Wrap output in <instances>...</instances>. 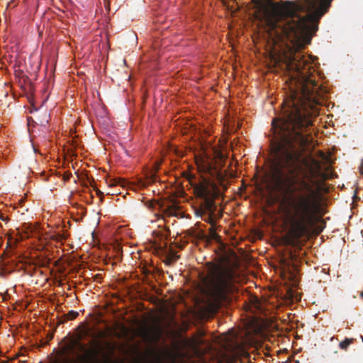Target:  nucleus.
Returning <instances> with one entry per match:
<instances>
[{
    "mask_svg": "<svg viewBox=\"0 0 363 363\" xmlns=\"http://www.w3.org/2000/svg\"><path fill=\"white\" fill-rule=\"evenodd\" d=\"M295 277H296L295 273H294V274H292L291 275V277L292 279H295Z\"/></svg>",
    "mask_w": 363,
    "mask_h": 363,
    "instance_id": "obj_12",
    "label": "nucleus"
},
{
    "mask_svg": "<svg viewBox=\"0 0 363 363\" xmlns=\"http://www.w3.org/2000/svg\"><path fill=\"white\" fill-rule=\"evenodd\" d=\"M205 344V340L201 337H194L186 341V345L190 347L196 353L200 352V346Z\"/></svg>",
    "mask_w": 363,
    "mask_h": 363,
    "instance_id": "obj_5",
    "label": "nucleus"
},
{
    "mask_svg": "<svg viewBox=\"0 0 363 363\" xmlns=\"http://www.w3.org/2000/svg\"><path fill=\"white\" fill-rule=\"evenodd\" d=\"M202 291L211 296L216 305L225 298L228 290V280L225 274L218 268H213L208 275L203 279Z\"/></svg>",
    "mask_w": 363,
    "mask_h": 363,
    "instance_id": "obj_4",
    "label": "nucleus"
},
{
    "mask_svg": "<svg viewBox=\"0 0 363 363\" xmlns=\"http://www.w3.org/2000/svg\"><path fill=\"white\" fill-rule=\"evenodd\" d=\"M107 194H113V192H111V191H108Z\"/></svg>",
    "mask_w": 363,
    "mask_h": 363,
    "instance_id": "obj_16",
    "label": "nucleus"
},
{
    "mask_svg": "<svg viewBox=\"0 0 363 363\" xmlns=\"http://www.w3.org/2000/svg\"><path fill=\"white\" fill-rule=\"evenodd\" d=\"M57 240H62V239H65V235H58V238H57Z\"/></svg>",
    "mask_w": 363,
    "mask_h": 363,
    "instance_id": "obj_11",
    "label": "nucleus"
},
{
    "mask_svg": "<svg viewBox=\"0 0 363 363\" xmlns=\"http://www.w3.org/2000/svg\"><path fill=\"white\" fill-rule=\"evenodd\" d=\"M160 164H157L155 167L154 172H151L150 174L147 177V181H143L140 179L138 181V185L139 187H145L149 183L153 182L155 181V172L158 169Z\"/></svg>",
    "mask_w": 363,
    "mask_h": 363,
    "instance_id": "obj_6",
    "label": "nucleus"
},
{
    "mask_svg": "<svg viewBox=\"0 0 363 363\" xmlns=\"http://www.w3.org/2000/svg\"><path fill=\"white\" fill-rule=\"evenodd\" d=\"M226 1L227 0H222V1L223 2L224 4H226Z\"/></svg>",
    "mask_w": 363,
    "mask_h": 363,
    "instance_id": "obj_15",
    "label": "nucleus"
},
{
    "mask_svg": "<svg viewBox=\"0 0 363 363\" xmlns=\"http://www.w3.org/2000/svg\"><path fill=\"white\" fill-rule=\"evenodd\" d=\"M127 184H128V182L121 178L111 179L108 182V186H117V185H120L121 186H125Z\"/></svg>",
    "mask_w": 363,
    "mask_h": 363,
    "instance_id": "obj_7",
    "label": "nucleus"
},
{
    "mask_svg": "<svg viewBox=\"0 0 363 363\" xmlns=\"http://www.w3.org/2000/svg\"><path fill=\"white\" fill-rule=\"evenodd\" d=\"M269 67L287 77L288 96L282 103V116L272 121L277 141L272 174L277 186L286 192L280 203L284 222L291 235L298 238L312 223L318 182L332 175L329 155L320 152L318 159L304 163L295 147L306 146L311 141L303 128L311 125L312 118L318 114L322 90L311 74L313 67Z\"/></svg>",
    "mask_w": 363,
    "mask_h": 363,
    "instance_id": "obj_1",
    "label": "nucleus"
},
{
    "mask_svg": "<svg viewBox=\"0 0 363 363\" xmlns=\"http://www.w3.org/2000/svg\"><path fill=\"white\" fill-rule=\"evenodd\" d=\"M252 307L258 311L262 312L264 310L263 303L259 300L257 297H254L252 299Z\"/></svg>",
    "mask_w": 363,
    "mask_h": 363,
    "instance_id": "obj_8",
    "label": "nucleus"
},
{
    "mask_svg": "<svg viewBox=\"0 0 363 363\" xmlns=\"http://www.w3.org/2000/svg\"><path fill=\"white\" fill-rule=\"evenodd\" d=\"M196 214L199 216H201V213L199 211H196Z\"/></svg>",
    "mask_w": 363,
    "mask_h": 363,
    "instance_id": "obj_13",
    "label": "nucleus"
},
{
    "mask_svg": "<svg viewBox=\"0 0 363 363\" xmlns=\"http://www.w3.org/2000/svg\"><path fill=\"white\" fill-rule=\"evenodd\" d=\"M259 329L252 325H246L242 329H231L215 337V342L223 350L222 356L224 359L242 355L245 354V346L253 345L258 342L257 335Z\"/></svg>",
    "mask_w": 363,
    "mask_h": 363,
    "instance_id": "obj_3",
    "label": "nucleus"
},
{
    "mask_svg": "<svg viewBox=\"0 0 363 363\" xmlns=\"http://www.w3.org/2000/svg\"><path fill=\"white\" fill-rule=\"evenodd\" d=\"M215 152L213 148L202 150L199 155H195V162L199 172L203 174L199 179L190 181L195 196L204 201L205 210L212 212L213 199L218 196L219 190L208 177H220V166L217 160L211 157Z\"/></svg>",
    "mask_w": 363,
    "mask_h": 363,
    "instance_id": "obj_2",
    "label": "nucleus"
},
{
    "mask_svg": "<svg viewBox=\"0 0 363 363\" xmlns=\"http://www.w3.org/2000/svg\"><path fill=\"white\" fill-rule=\"evenodd\" d=\"M295 363H298V362H296Z\"/></svg>",
    "mask_w": 363,
    "mask_h": 363,
    "instance_id": "obj_17",
    "label": "nucleus"
},
{
    "mask_svg": "<svg viewBox=\"0 0 363 363\" xmlns=\"http://www.w3.org/2000/svg\"><path fill=\"white\" fill-rule=\"evenodd\" d=\"M217 156H218V159H219V160H221V157H221V155H220V154H218H218H217Z\"/></svg>",
    "mask_w": 363,
    "mask_h": 363,
    "instance_id": "obj_14",
    "label": "nucleus"
},
{
    "mask_svg": "<svg viewBox=\"0 0 363 363\" xmlns=\"http://www.w3.org/2000/svg\"><path fill=\"white\" fill-rule=\"evenodd\" d=\"M350 342L351 341L349 340H345V341L340 342V346L341 348L345 349L350 344Z\"/></svg>",
    "mask_w": 363,
    "mask_h": 363,
    "instance_id": "obj_9",
    "label": "nucleus"
},
{
    "mask_svg": "<svg viewBox=\"0 0 363 363\" xmlns=\"http://www.w3.org/2000/svg\"><path fill=\"white\" fill-rule=\"evenodd\" d=\"M362 174H363V172H362Z\"/></svg>",
    "mask_w": 363,
    "mask_h": 363,
    "instance_id": "obj_18",
    "label": "nucleus"
},
{
    "mask_svg": "<svg viewBox=\"0 0 363 363\" xmlns=\"http://www.w3.org/2000/svg\"><path fill=\"white\" fill-rule=\"evenodd\" d=\"M289 296H290V297H291L292 299H294V298L296 301H298V300H299V299L301 298L299 296H298V295H294L293 294H289Z\"/></svg>",
    "mask_w": 363,
    "mask_h": 363,
    "instance_id": "obj_10",
    "label": "nucleus"
}]
</instances>
